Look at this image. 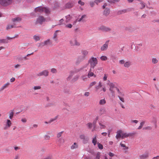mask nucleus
<instances>
[{"label":"nucleus","instance_id":"1","mask_svg":"<svg viewBox=\"0 0 159 159\" xmlns=\"http://www.w3.org/2000/svg\"><path fill=\"white\" fill-rule=\"evenodd\" d=\"M35 12L42 13L44 12L46 14H48L50 12L49 9L45 7H39L35 8L34 10Z\"/></svg>","mask_w":159,"mask_h":159},{"label":"nucleus","instance_id":"2","mask_svg":"<svg viewBox=\"0 0 159 159\" xmlns=\"http://www.w3.org/2000/svg\"><path fill=\"white\" fill-rule=\"evenodd\" d=\"M89 64L90 66V70L93 69L95 66L98 64V61L96 57H91L88 61Z\"/></svg>","mask_w":159,"mask_h":159},{"label":"nucleus","instance_id":"3","mask_svg":"<svg viewBox=\"0 0 159 159\" xmlns=\"http://www.w3.org/2000/svg\"><path fill=\"white\" fill-rule=\"evenodd\" d=\"M82 56L79 57L78 60L76 61V63L78 64L84 60L88 54V51L86 50H82L81 51Z\"/></svg>","mask_w":159,"mask_h":159},{"label":"nucleus","instance_id":"4","mask_svg":"<svg viewBox=\"0 0 159 159\" xmlns=\"http://www.w3.org/2000/svg\"><path fill=\"white\" fill-rule=\"evenodd\" d=\"M46 21V18L42 16H39L35 22L36 24L42 25Z\"/></svg>","mask_w":159,"mask_h":159},{"label":"nucleus","instance_id":"5","mask_svg":"<svg viewBox=\"0 0 159 159\" xmlns=\"http://www.w3.org/2000/svg\"><path fill=\"white\" fill-rule=\"evenodd\" d=\"M12 0H0V4L3 6H7L12 2Z\"/></svg>","mask_w":159,"mask_h":159},{"label":"nucleus","instance_id":"6","mask_svg":"<svg viewBox=\"0 0 159 159\" xmlns=\"http://www.w3.org/2000/svg\"><path fill=\"white\" fill-rule=\"evenodd\" d=\"M75 3V2L73 1H69L65 4V7L67 9L72 8L74 6Z\"/></svg>","mask_w":159,"mask_h":159},{"label":"nucleus","instance_id":"7","mask_svg":"<svg viewBox=\"0 0 159 159\" xmlns=\"http://www.w3.org/2000/svg\"><path fill=\"white\" fill-rule=\"evenodd\" d=\"M109 42V40L107 41L101 47L100 50L101 51H105L107 49Z\"/></svg>","mask_w":159,"mask_h":159},{"label":"nucleus","instance_id":"8","mask_svg":"<svg viewBox=\"0 0 159 159\" xmlns=\"http://www.w3.org/2000/svg\"><path fill=\"white\" fill-rule=\"evenodd\" d=\"M70 43L71 46H79L80 45V43L77 42V40L75 38L72 39L70 41Z\"/></svg>","mask_w":159,"mask_h":159},{"label":"nucleus","instance_id":"9","mask_svg":"<svg viewBox=\"0 0 159 159\" xmlns=\"http://www.w3.org/2000/svg\"><path fill=\"white\" fill-rule=\"evenodd\" d=\"M134 133H128L127 134L126 133H122L121 137L122 139L125 138H126L129 136H132L134 135Z\"/></svg>","mask_w":159,"mask_h":159},{"label":"nucleus","instance_id":"10","mask_svg":"<svg viewBox=\"0 0 159 159\" xmlns=\"http://www.w3.org/2000/svg\"><path fill=\"white\" fill-rule=\"evenodd\" d=\"M11 124L12 123L11 121L10 120L7 119V120L6 122V126L3 128L4 129L6 130L8 128H10L11 126Z\"/></svg>","mask_w":159,"mask_h":159},{"label":"nucleus","instance_id":"11","mask_svg":"<svg viewBox=\"0 0 159 159\" xmlns=\"http://www.w3.org/2000/svg\"><path fill=\"white\" fill-rule=\"evenodd\" d=\"M60 30H56L55 32L54 33L53 37H52L53 39L54 40V41L55 42H57L58 41V39L57 38V36L58 35V32H60Z\"/></svg>","mask_w":159,"mask_h":159},{"label":"nucleus","instance_id":"12","mask_svg":"<svg viewBox=\"0 0 159 159\" xmlns=\"http://www.w3.org/2000/svg\"><path fill=\"white\" fill-rule=\"evenodd\" d=\"M86 17V16L85 15H84L81 16L80 18L79 19H77L75 22V23H76L77 21L78 22H83L85 21V18Z\"/></svg>","mask_w":159,"mask_h":159},{"label":"nucleus","instance_id":"13","mask_svg":"<svg viewBox=\"0 0 159 159\" xmlns=\"http://www.w3.org/2000/svg\"><path fill=\"white\" fill-rule=\"evenodd\" d=\"M132 65V62L128 60L125 62L124 66L126 68H129Z\"/></svg>","mask_w":159,"mask_h":159},{"label":"nucleus","instance_id":"14","mask_svg":"<svg viewBox=\"0 0 159 159\" xmlns=\"http://www.w3.org/2000/svg\"><path fill=\"white\" fill-rule=\"evenodd\" d=\"M10 84L9 82H7V83L4 84L0 88V92L2 91L5 89L7 88L9 86V85Z\"/></svg>","mask_w":159,"mask_h":159},{"label":"nucleus","instance_id":"15","mask_svg":"<svg viewBox=\"0 0 159 159\" xmlns=\"http://www.w3.org/2000/svg\"><path fill=\"white\" fill-rule=\"evenodd\" d=\"M48 72L47 70H44L38 75L39 76H47L48 75Z\"/></svg>","mask_w":159,"mask_h":159},{"label":"nucleus","instance_id":"16","mask_svg":"<svg viewBox=\"0 0 159 159\" xmlns=\"http://www.w3.org/2000/svg\"><path fill=\"white\" fill-rule=\"evenodd\" d=\"M99 127L101 129H104L106 128V126L104 123L102 121H100L98 122Z\"/></svg>","mask_w":159,"mask_h":159},{"label":"nucleus","instance_id":"17","mask_svg":"<svg viewBox=\"0 0 159 159\" xmlns=\"http://www.w3.org/2000/svg\"><path fill=\"white\" fill-rule=\"evenodd\" d=\"M107 84L109 85L110 87L109 90L112 93H113V88L115 87L114 84L112 83H107Z\"/></svg>","mask_w":159,"mask_h":159},{"label":"nucleus","instance_id":"18","mask_svg":"<svg viewBox=\"0 0 159 159\" xmlns=\"http://www.w3.org/2000/svg\"><path fill=\"white\" fill-rule=\"evenodd\" d=\"M101 88L99 87V86H97L95 87V89H96V91L98 92L99 91H101L102 90L104 92H105L106 90V89L105 87H104L102 88V89H101L100 91L99 90V89Z\"/></svg>","mask_w":159,"mask_h":159},{"label":"nucleus","instance_id":"19","mask_svg":"<svg viewBox=\"0 0 159 159\" xmlns=\"http://www.w3.org/2000/svg\"><path fill=\"white\" fill-rule=\"evenodd\" d=\"M21 18L20 17H17L13 18L12 19V21L14 23L19 22L21 21Z\"/></svg>","mask_w":159,"mask_h":159},{"label":"nucleus","instance_id":"20","mask_svg":"<svg viewBox=\"0 0 159 159\" xmlns=\"http://www.w3.org/2000/svg\"><path fill=\"white\" fill-rule=\"evenodd\" d=\"M148 153H146L139 156V157L140 159H145L148 158Z\"/></svg>","mask_w":159,"mask_h":159},{"label":"nucleus","instance_id":"21","mask_svg":"<svg viewBox=\"0 0 159 159\" xmlns=\"http://www.w3.org/2000/svg\"><path fill=\"white\" fill-rule=\"evenodd\" d=\"M110 13V9L107 8H106L103 12V15L106 16H108Z\"/></svg>","mask_w":159,"mask_h":159},{"label":"nucleus","instance_id":"22","mask_svg":"<svg viewBox=\"0 0 159 159\" xmlns=\"http://www.w3.org/2000/svg\"><path fill=\"white\" fill-rule=\"evenodd\" d=\"M14 114V110H11L9 112V116L10 119H12Z\"/></svg>","mask_w":159,"mask_h":159},{"label":"nucleus","instance_id":"23","mask_svg":"<svg viewBox=\"0 0 159 159\" xmlns=\"http://www.w3.org/2000/svg\"><path fill=\"white\" fill-rule=\"evenodd\" d=\"M127 11V10L126 9H123L121 10L118 11L117 12V14L118 15H121L126 13Z\"/></svg>","mask_w":159,"mask_h":159},{"label":"nucleus","instance_id":"24","mask_svg":"<svg viewBox=\"0 0 159 159\" xmlns=\"http://www.w3.org/2000/svg\"><path fill=\"white\" fill-rule=\"evenodd\" d=\"M122 133V131L121 130H119L117 132L116 136V138L117 139H118L121 137Z\"/></svg>","mask_w":159,"mask_h":159},{"label":"nucleus","instance_id":"25","mask_svg":"<svg viewBox=\"0 0 159 159\" xmlns=\"http://www.w3.org/2000/svg\"><path fill=\"white\" fill-rule=\"evenodd\" d=\"M78 145L77 143H74V144L71 145L70 148L71 149H74L78 148Z\"/></svg>","mask_w":159,"mask_h":159},{"label":"nucleus","instance_id":"26","mask_svg":"<svg viewBox=\"0 0 159 159\" xmlns=\"http://www.w3.org/2000/svg\"><path fill=\"white\" fill-rule=\"evenodd\" d=\"M45 45H51L52 42L50 39H48L44 42Z\"/></svg>","mask_w":159,"mask_h":159},{"label":"nucleus","instance_id":"27","mask_svg":"<svg viewBox=\"0 0 159 159\" xmlns=\"http://www.w3.org/2000/svg\"><path fill=\"white\" fill-rule=\"evenodd\" d=\"M41 37L38 35H35L33 37L34 39L36 41L40 40Z\"/></svg>","mask_w":159,"mask_h":159},{"label":"nucleus","instance_id":"28","mask_svg":"<svg viewBox=\"0 0 159 159\" xmlns=\"http://www.w3.org/2000/svg\"><path fill=\"white\" fill-rule=\"evenodd\" d=\"M106 112V110L105 109L103 108H101L100 109L99 111V114L100 115H102L103 114H104Z\"/></svg>","mask_w":159,"mask_h":159},{"label":"nucleus","instance_id":"29","mask_svg":"<svg viewBox=\"0 0 159 159\" xmlns=\"http://www.w3.org/2000/svg\"><path fill=\"white\" fill-rule=\"evenodd\" d=\"M158 60L156 58H153L152 59V62L153 64H157L158 62Z\"/></svg>","mask_w":159,"mask_h":159},{"label":"nucleus","instance_id":"30","mask_svg":"<svg viewBox=\"0 0 159 159\" xmlns=\"http://www.w3.org/2000/svg\"><path fill=\"white\" fill-rule=\"evenodd\" d=\"M66 23H68L71 20V17L70 16V15H69L66 16Z\"/></svg>","mask_w":159,"mask_h":159},{"label":"nucleus","instance_id":"31","mask_svg":"<svg viewBox=\"0 0 159 159\" xmlns=\"http://www.w3.org/2000/svg\"><path fill=\"white\" fill-rule=\"evenodd\" d=\"M111 60L113 62H114L115 61L117 60V57L114 55H111Z\"/></svg>","mask_w":159,"mask_h":159},{"label":"nucleus","instance_id":"32","mask_svg":"<svg viewBox=\"0 0 159 159\" xmlns=\"http://www.w3.org/2000/svg\"><path fill=\"white\" fill-rule=\"evenodd\" d=\"M139 4L141 5L140 7V9H142L145 7V3L143 1H141V2Z\"/></svg>","mask_w":159,"mask_h":159},{"label":"nucleus","instance_id":"33","mask_svg":"<svg viewBox=\"0 0 159 159\" xmlns=\"http://www.w3.org/2000/svg\"><path fill=\"white\" fill-rule=\"evenodd\" d=\"M100 59L102 61H105L107 60L108 58L105 56H102L100 57Z\"/></svg>","mask_w":159,"mask_h":159},{"label":"nucleus","instance_id":"34","mask_svg":"<svg viewBox=\"0 0 159 159\" xmlns=\"http://www.w3.org/2000/svg\"><path fill=\"white\" fill-rule=\"evenodd\" d=\"M125 62V60L123 59H122L119 60L118 62V63L119 65H123V66H124Z\"/></svg>","mask_w":159,"mask_h":159},{"label":"nucleus","instance_id":"35","mask_svg":"<svg viewBox=\"0 0 159 159\" xmlns=\"http://www.w3.org/2000/svg\"><path fill=\"white\" fill-rule=\"evenodd\" d=\"M106 102V100L104 99H101L99 102V104L101 105H104Z\"/></svg>","mask_w":159,"mask_h":159},{"label":"nucleus","instance_id":"36","mask_svg":"<svg viewBox=\"0 0 159 159\" xmlns=\"http://www.w3.org/2000/svg\"><path fill=\"white\" fill-rule=\"evenodd\" d=\"M59 143L60 145L63 144L65 140L61 138L59 139Z\"/></svg>","mask_w":159,"mask_h":159},{"label":"nucleus","instance_id":"37","mask_svg":"<svg viewBox=\"0 0 159 159\" xmlns=\"http://www.w3.org/2000/svg\"><path fill=\"white\" fill-rule=\"evenodd\" d=\"M8 42L7 40L5 39H0V44L1 43H7Z\"/></svg>","mask_w":159,"mask_h":159},{"label":"nucleus","instance_id":"38","mask_svg":"<svg viewBox=\"0 0 159 159\" xmlns=\"http://www.w3.org/2000/svg\"><path fill=\"white\" fill-rule=\"evenodd\" d=\"M94 76V77H96V75H94V73L93 72H92L91 71H89L88 74V76L89 78H90V77Z\"/></svg>","mask_w":159,"mask_h":159},{"label":"nucleus","instance_id":"39","mask_svg":"<svg viewBox=\"0 0 159 159\" xmlns=\"http://www.w3.org/2000/svg\"><path fill=\"white\" fill-rule=\"evenodd\" d=\"M145 122L144 121H143L141 122L140 124V125L138 128V129H141L142 128L144 124H145Z\"/></svg>","mask_w":159,"mask_h":159},{"label":"nucleus","instance_id":"40","mask_svg":"<svg viewBox=\"0 0 159 159\" xmlns=\"http://www.w3.org/2000/svg\"><path fill=\"white\" fill-rule=\"evenodd\" d=\"M97 140L96 139V137L95 136L94 138L92 140V143L95 146L97 143Z\"/></svg>","mask_w":159,"mask_h":159},{"label":"nucleus","instance_id":"41","mask_svg":"<svg viewBox=\"0 0 159 159\" xmlns=\"http://www.w3.org/2000/svg\"><path fill=\"white\" fill-rule=\"evenodd\" d=\"M100 153L98 152L97 153L96 157L93 159H100Z\"/></svg>","mask_w":159,"mask_h":159},{"label":"nucleus","instance_id":"42","mask_svg":"<svg viewBox=\"0 0 159 159\" xmlns=\"http://www.w3.org/2000/svg\"><path fill=\"white\" fill-rule=\"evenodd\" d=\"M63 133V131H61V132H59L57 134V138H59L60 137H61V136L62 134Z\"/></svg>","mask_w":159,"mask_h":159},{"label":"nucleus","instance_id":"43","mask_svg":"<svg viewBox=\"0 0 159 159\" xmlns=\"http://www.w3.org/2000/svg\"><path fill=\"white\" fill-rule=\"evenodd\" d=\"M41 88V87L40 86H34L33 87V89L34 90H38L40 89Z\"/></svg>","mask_w":159,"mask_h":159},{"label":"nucleus","instance_id":"44","mask_svg":"<svg viewBox=\"0 0 159 159\" xmlns=\"http://www.w3.org/2000/svg\"><path fill=\"white\" fill-rule=\"evenodd\" d=\"M111 30V29L108 27H105L104 31L106 32H110Z\"/></svg>","mask_w":159,"mask_h":159},{"label":"nucleus","instance_id":"45","mask_svg":"<svg viewBox=\"0 0 159 159\" xmlns=\"http://www.w3.org/2000/svg\"><path fill=\"white\" fill-rule=\"evenodd\" d=\"M14 25H7V30H9L11 28L14 27Z\"/></svg>","mask_w":159,"mask_h":159},{"label":"nucleus","instance_id":"46","mask_svg":"<svg viewBox=\"0 0 159 159\" xmlns=\"http://www.w3.org/2000/svg\"><path fill=\"white\" fill-rule=\"evenodd\" d=\"M78 3L81 6H83L84 5V3L80 0L78 1Z\"/></svg>","mask_w":159,"mask_h":159},{"label":"nucleus","instance_id":"47","mask_svg":"<svg viewBox=\"0 0 159 159\" xmlns=\"http://www.w3.org/2000/svg\"><path fill=\"white\" fill-rule=\"evenodd\" d=\"M96 83V82L93 81L90 83L89 85V87L90 88H91L92 86L95 85Z\"/></svg>","mask_w":159,"mask_h":159},{"label":"nucleus","instance_id":"48","mask_svg":"<svg viewBox=\"0 0 159 159\" xmlns=\"http://www.w3.org/2000/svg\"><path fill=\"white\" fill-rule=\"evenodd\" d=\"M45 46V44L44 43V42L40 43H39V45H38L39 47H40L41 48H42L44 46Z\"/></svg>","mask_w":159,"mask_h":159},{"label":"nucleus","instance_id":"49","mask_svg":"<svg viewBox=\"0 0 159 159\" xmlns=\"http://www.w3.org/2000/svg\"><path fill=\"white\" fill-rule=\"evenodd\" d=\"M152 129L151 126H147L143 128V130H151Z\"/></svg>","mask_w":159,"mask_h":159},{"label":"nucleus","instance_id":"50","mask_svg":"<svg viewBox=\"0 0 159 159\" xmlns=\"http://www.w3.org/2000/svg\"><path fill=\"white\" fill-rule=\"evenodd\" d=\"M98 147L99 149H102L103 148V146L102 144H100V143H98Z\"/></svg>","mask_w":159,"mask_h":159},{"label":"nucleus","instance_id":"51","mask_svg":"<svg viewBox=\"0 0 159 159\" xmlns=\"http://www.w3.org/2000/svg\"><path fill=\"white\" fill-rule=\"evenodd\" d=\"M103 1V0H95L94 2L98 5L99 3L102 2Z\"/></svg>","mask_w":159,"mask_h":159},{"label":"nucleus","instance_id":"52","mask_svg":"<svg viewBox=\"0 0 159 159\" xmlns=\"http://www.w3.org/2000/svg\"><path fill=\"white\" fill-rule=\"evenodd\" d=\"M142 46H143L142 43H138V44H137V45L136 46V47L137 49H138V48H139V47H142Z\"/></svg>","mask_w":159,"mask_h":159},{"label":"nucleus","instance_id":"53","mask_svg":"<svg viewBox=\"0 0 159 159\" xmlns=\"http://www.w3.org/2000/svg\"><path fill=\"white\" fill-rule=\"evenodd\" d=\"M16 37L15 36V37H7V39H7V41H8V40H11V39H15Z\"/></svg>","mask_w":159,"mask_h":159},{"label":"nucleus","instance_id":"54","mask_svg":"<svg viewBox=\"0 0 159 159\" xmlns=\"http://www.w3.org/2000/svg\"><path fill=\"white\" fill-rule=\"evenodd\" d=\"M50 136L48 135H45L44 136V139L46 140H48L50 139Z\"/></svg>","mask_w":159,"mask_h":159},{"label":"nucleus","instance_id":"55","mask_svg":"<svg viewBox=\"0 0 159 159\" xmlns=\"http://www.w3.org/2000/svg\"><path fill=\"white\" fill-rule=\"evenodd\" d=\"M120 145L121 147H123V148H125L124 149H128V147H126L125 144H122V143H120Z\"/></svg>","mask_w":159,"mask_h":159},{"label":"nucleus","instance_id":"56","mask_svg":"<svg viewBox=\"0 0 159 159\" xmlns=\"http://www.w3.org/2000/svg\"><path fill=\"white\" fill-rule=\"evenodd\" d=\"M87 125L89 129H91L92 127V124L91 123H89L87 124Z\"/></svg>","mask_w":159,"mask_h":159},{"label":"nucleus","instance_id":"57","mask_svg":"<svg viewBox=\"0 0 159 159\" xmlns=\"http://www.w3.org/2000/svg\"><path fill=\"white\" fill-rule=\"evenodd\" d=\"M118 97L120 99V100L123 102H125V100L124 98L120 97V96H118Z\"/></svg>","mask_w":159,"mask_h":159},{"label":"nucleus","instance_id":"58","mask_svg":"<svg viewBox=\"0 0 159 159\" xmlns=\"http://www.w3.org/2000/svg\"><path fill=\"white\" fill-rule=\"evenodd\" d=\"M105 26H102L99 28V30H101L103 31H104Z\"/></svg>","mask_w":159,"mask_h":159},{"label":"nucleus","instance_id":"59","mask_svg":"<svg viewBox=\"0 0 159 159\" xmlns=\"http://www.w3.org/2000/svg\"><path fill=\"white\" fill-rule=\"evenodd\" d=\"M64 20L63 19H61L59 20L60 23L59 24H58V25H62L63 24V22H64Z\"/></svg>","mask_w":159,"mask_h":159},{"label":"nucleus","instance_id":"60","mask_svg":"<svg viewBox=\"0 0 159 159\" xmlns=\"http://www.w3.org/2000/svg\"><path fill=\"white\" fill-rule=\"evenodd\" d=\"M66 27L69 28H71L72 27V25L71 24H69L66 25Z\"/></svg>","mask_w":159,"mask_h":159},{"label":"nucleus","instance_id":"61","mask_svg":"<svg viewBox=\"0 0 159 159\" xmlns=\"http://www.w3.org/2000/svg\"><path fill=\"white\" fill-rule=\"evenodd\" d=\"M20 65L19 64H17L15 66V69H19L20 68Z\"/></svg>","mask_w":159,"mask_h":159},{"label":"nucleus","instance_id":"62","mask_svg":"<svg viewBox=\"0 0 159 159\" xmlns=\"http://www.w3.org/2000/svg\"><path fill=\"white\" fill-rule=\"evenodd\" d=\"M107 74H104V76L103 78V80L104 81H106L107 80Z\"/></svg>","mask_w":159,"mask_h":159},{"label":"nucleus","instance_id":"63","mask_svg":"<svg viewBox=\"0 0 159 159\" xmlns=\"http://www.w3.org/2000/svg\"><path fill=\"white\" fill-rule=\"evenodd\" d=\"M21 121L23 123H25L27 122V120L25 118H22L21 119Z\"/></svg>","mask_w":159,"mask_h":159},{"label":"nucleus","instance_id":"64","mask_svg":"<svg viewBox=\"0 0 159 159\" xmlns=\"http://www.w3.org/2000/svg\"><path fill=\"white\" fill-rule=\"evenodd\" d=\"M44 159H53V158L52 156H49L44 158Z\"/></svg>","mask_w":159,"mask_h":159}]
</instances>
